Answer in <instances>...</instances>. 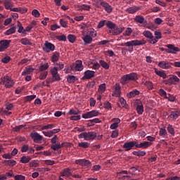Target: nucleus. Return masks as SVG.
<instances>
[{
	"instance_id": "nucleus-1",
	"label": "nucleus",
	"mask_w": 180,
	"mask_h": 180,
	"mask_svg": "<svg viewBox=\"0 0 180 180\" xmlns=\"http://www.w3.org/2000/svg\"><path fill=\"white\" fill-rule=\"evenodd\" d=\"M146 43H147V41L144 39H141V40L136 39V40L129 41L125 43H122L120 46L122 47H129L128 49V51L129 53H133V46H144Z\"/></svg>"
},
{
	"instance_id": "nucleus-2",
	"label": "nucleus",
	"mask_w": 180,
	"mask_h": 180,
	"mask_svg": "<svg viewBox=\"0 0 180 180\" xmlns=\"http://www.w3.org/2000/svg\"><path fill=\"white\" fill-rule=\"evenodd\" d=\"M106 26L108 29H110V33H112V36H119L124 30V27L116 25V24L110 20L107 21Z\"/></svg>"
},
{
	"instance_id": "nucleus-3",
	"label": "nucleus",
	"mask_w": 180,
	"mask_h": 180,
	"mask_svg": "<svg viewBox=\"0 0 180 180\" xmlns=\"http://www.w3.org/2000/svg\"><path fill=\"white\" fill-rule=\"evenodd\" d=\"M137 79H139V75L136 72H131L123 75L120 79V83L122 85H126V84H129L130 81H137Z\"/></svg>"
},
{
	"instance_id": "nucleus-4",
	"label": "nucleus",
	"mask_w": 180,
	"mask_h": 180,
	"mask_svg": "<svg viewBox=\"0 0 180 180\" xmlns=\"http://www.w3.org/2000/svg\"><path fill=\"white\" fill-rule=\"evenodd\" d=\"M97 137V134L95 131L82 132L79 134V139H84L86 141L95 140Z\"/></svg>"
},
{
	"instance_id": "nucleus-5",
	"label": "nucleus",
	"mask_w": 180,
	"mask_h": 180,
	"mask_svg": "<svg viewBox=\"0 0 180 180\" xmlns=\"http://www.w3.org/2000/svg\"><path fill=\"white\" fill-rule=\"evenodd\" d=\"M0 84L1 85H4L6 88H12L15 85V82L9 76L5 75L1 77Z\"/></svg>"
},
{
	"instance_id": "nucleus-6",
	"label": "nucleus",
	"mask_w": 180,
	"mask_h": 180,
	"mask_svg": "<svg viewBox=\"0 0 180 180\" xmlns=\"http://www.w3.org/2000/svg\"><path fill=\"white\" fill-rule=\"evenodd\" d=\"M75 164H77V165H80V167H85L88 169L92 167L91 161L86 159H77L75 160Z\"/></svg>"
},
{
	"instance_id": "nucleus-7",
	"label": "nucleus",
	"mask_w": 180,
	"mask_h": 180,
	"mask_svg": "<svg viewBox=\"0 0 180 180\" xmlns=\"http://www.w3.org/2000/svg\"><path fill=\"white\" fill-rule=\"evenodd\" d=\"M166 85H177L180 79L176 75H171L168 79L165 81Z\"/></svg>"
},
{
	"instance_id": "nucleus-8",
	"label": "nucleus",
	"mask_w": 180,
	"mask_h": 180,
	"mask_svg": "<svg viewBox=\"0 0 180 180\" xmlns=\"http://www.w3.org/2000/svg\"><path fill=\"white\" fill-rule=\"evenodd\" d=\"M134 147L136 148V141H127L124 143L122 146V148L124 149V151H130V150H133Z\"/></svg>"
},
{
	"instance_id": "nucleus-9",
	"label": "nucleus",
	"mask_w": 180,
	"mask_h": 180,
	"mask_svg": "<svg viewBox=\"0 0 180 180\" xmlns=\"http://www.w3.org/2000/svg\"><path fill=\"white\" fill-rule=\"evenodd\" d=\"M96 116H99V111L96 110H93L90 112H87L86 113L82 114V115L83 119H91L92 117H96Z\"/></svg>"
},
{
	"instance_id": "nucleus-10",
	"label": "nucleus",
	"mask_w": 180,
	"mask_h": 180,
	"mask_svg": "<svg viewBox=\"0 0 180 180\" xmlns=\"http://www.w3.org/2000/svg\"><path fill=\"white\" fill-rule=\"evenodd\" d=\"M43 50L45 53H50V51H54L56 50V46L48 41H46L44 46Z\"/></svg>"
},
{
	"instance_id": "nucleus-11",
	"label": "nucleus",
	"mask_w": 180,
	"mask_h": 180,
	"mask_svg": "<svg viewBox=\"0 0 180 180\" xmlns=\"http://www.w3.org/2000/svg\"><path fill=\"white\" fill-rule=\"evenodd\" d=\"M50 72L53 78V81H61V77H60V74H58V68H51Z\"/></svg>"
},
{
	"instance_id": "nucleus-12",
	"label": "nucleus",
	"mask_w": 180,
	"mask_h": 180,
	"mask_svg": "<svg viewBox=\"0 0 180 180\" xmlns=\"http://www.w3.org/2000/svg\"><path fill=\"white\" fill-rule=\"evenodd\" d=\"M30 137L34 143H41L43 140V136L35 131L31 132Z\"/></svg>"
},
{
	"instance_id": "nucleus-13",
	"label": "nucleus",
	"mask_w": 180,
	"mask_h": 180,
	"mask_svg": "<svg viewBox=\"0 0 180 180\" xmlns=\"http://www.w3.org/2000/svg\"><path fill=\"white\" fill-rule=\"evenodd\" d=\"M167 47V50H166V53L169 54H176L179 51V48L175 46L174 44H167L166 45Z\"/></svg>"
},
{
	"instance_id": "nucleus-14",
	"label": "nucleus",
	"mask_w": 180,
	"mask_h": 180,
	"mask_svg": "<svg viewBox=\"0 0 180 180\" xmlns=\"http://www.w3.org/2000/svg\"><path fill=\"white\" fill-rule=\"evenodd\" d=\"M11 40L4 39L0 41V52L5 51L6 49L9 47V44H11Z\"/></svg>"
},
{
	"instance_id": "nucleus-15",
	"label": "nucleus",
	"mask_w": 180,
	"mask_h": 180,
	"mask_svg": "<svg viewBox=\"0 0 180 180\" xmlns=\"http://www.w3.org/2000/svg\"><path fill=\"white\" fill-rule=\"evenodd\" d=\"M95 77V71L86 70L84 72V75L82 77V79H91Z\"/></svg>"
},
{
	"instance_id": "nucleus-16",
	"label": "nucleus",
	"mask_w": 180,
	"mask_h": 180,
	"mask_svg": "<svg viewBox=\"0 0 180 180\" xmlns=\"http://www.w3.org/2000/svg\"><path fill=\"white\" fill-rule=\"evenodd\" d=\"M158 65L160 68H162V70H169L171 68V63L165 60L159 62Z\"/></svg>"
},
{
	"instance_id": "nucleus-17",
	"label": "nucleus",
	"mask_w": 180,
	"mask_h": 180,
	"mask_svg": "<svg viewBox=\"0 0 180 180\" xmlns=\"http://www.w3.org/2000/svg\"><path fill=\"white\" fill-rule=\"evenodd\" d=\"M121 89L122 88L120 87V84L117 83L115 84V87L114 92L112 94V96H116L117 98L120 97V94H122Z\"/></svg>"
},
{
	"instance_id": "nucleus-18",
	"label": "nucleus",
	"mask_w": 180,
	"mask_h": 180,
	"mask_svg": "<svg viewBox=\"0 0 180 180\" xmlns=\"http://www.w3.org/2000/svg\"><path fill=\"white\" fill-rule=\"evenodd\" d=\"M138 95H140V91L134 89L127 94V98H128V99H131V98H135V96H138Z\"/></svg>"
},
{
	"instance_id": "nucleus-19",
	"label": "nucleus",
	"mask_w": 180,
	"mask_h": 180,
	"mask_svg": "<svg viewBox=\"0 0 180 180\" xmlns=\"http://www.w3.org/2000/svg\"><path fill=\"white\" fill-rule=\"evenodd\" d=\"M101 6L104 8V10L107 13H112V11H113V8H112V6H110L108 2H103L101 3Z\"/></svg>"
},
{
	"instance_id": "nucleus-20",
	"label": "nucleus",
	"mask_w": 180,
	"mask_h": 180,
	"mask_svg": "<svg viewBox=\"0 0 180 180\" xmlns=\"http://www.w3.org/2000/svg\"><path fill=\"white\" fill-rule=\"evenodd\" d=\"M139 11H140V7L134 6L129 7L128 8H127L125 10V12L133 15L134 13H136V12H139Z\"/></svg>"
},
{
	"instance_id": "nucleus-21",
	"label": "nucleus",
	"mask_w": 180,
	"mask_h": 180,
	"mask_svg": "<svg viewBox=\"0 0 180 180\" xmlns=\"http://www.w3.org/2000/svg\"><path fill=\"white\" fill-rule=\"evenodd\" d=\"M151 146L150 142L144 141L141 143H139V142L136 141V148H148Z\"/></svg>"
},
{
	"instance_id": "nucleus-22",
	"label": "nucleus",
	"mask_w": 180,
	"mask_h": 180,
	"mask_svg": "<svg viewBox=\"0 0 180 180\" xmlns=\"http://www.w3.org/2000/svg\"><path fill=\"white\" fill-rule=\"evenodd\" d=\"M75 70L76 71H82L84 70V65H82V60H78L75 65Z\"/></svg>"
},
{
	"instance_id": "nucleus-23",
	"label": "nucleus",
	"mask_w": 180,
	"mask_h": 180,
	"mask_svg": "<svg viewBox=\"0 0 180 180\" xmlns=\"http://www.w3.org/2000/svg\"><path fill=\"white\" fill-rule=\"evenodd\" d=\"M82 40H83V41H84L85 45L91 44V43H92L93 39H92V37L91 36L88 35V34H86V35L83 36L82 37Z\"/></svg>"
},
{
	"instance_id": "nucleus-24",
	"label": "nucleus",
	"mask_w": 180,
	"mask_h": 180,
	"mask_svg": "<svg viewBox=\"0 0 180 180\" xmlns=\"http://www.w3.org/2000/svg\"><path fill=\"white\" fill-rule=\"evenodd\" d=\"M4 4L5 8L8 11H11V8H13V2H12V0H4Z\"/></svg>"
},
{
	"instance_id": "nucleus-25",
	"label": "nucleus",
	"mask_w": 180,
	"mask_h": 180,
	"mask_svg": "<svg viewBox=\"0 0 180 180\" xmlns=\"http://www.w3.org/2000/svg\"><path fill=\"white\" fill-rule=\"evenodd\" d=\"M33 71H34V69L32 66H29L28 68H25L24 71L22 72L21 75H30Z\"/></svg>"
},
{
	"instance_id": "nucleus-26",
	"label": "nucleus",
	"mask_w": 180,
	"mask_h": 180,
	"mask_svg": "<svg viewBox=\"0 0 180 180\" xmlns=\"http://www.w3.org/2000/svg\"><path fill=\"white\" fill-rule=\"evenodd\" d=\"M62 176H66V178H69V176H72V172L70 169V168H65L62 172Z\"/></svg>"
},
{
	"instance_id": "nucleus-27",
	"label": "nucleus",
	"mask_w": 180,
	"mask_h": 180,
	"mask_svg": "<svg viewBox=\"0 0 180 180\" xmlns=\"http://www.w3.org/2000/svg\"><path fill=\"white\" fill-rule=\"evenodd\" d=\"M96 123H101V120H99V118H94L93 120H89V122L87 123V126L89 127H91V126H95Z\"/></svg>"
},
{
	"instance_id": "nucleus-28",
	"label": "nucleus",
	"mask_w": 180,
	"mask_h": 180,
	"mask_svg": "<svg viewBox=\"0 0 180 180\" xmlns=\"http://www.w3.org/2000/svg\"><path fill=\"white\" fill-rule=\"evenodd\" d=\"M60 60V52L56 51L53 53L51 57L52 63H57Z\"/></svg>"
},
{
	"instance_id": "nucleus-29",
	"label": "nucleus",
	"mask_w": 180,
	"mask_h": 180,
	"mask_svg": "<svg viewBox=\"0 0 180 180\" xmlns=\"http://www.w3.org/2000/svg\"><path fill=\"white\" fill-rule=\"evenodd\" d=\"M32 160V158H30V156H22L20 158V162H22V164H27L29 162H30V161Z\"/></svg>"
},
{
	"instance_id": "nucleus-30",
	"label": "nucleus",
	"mask_w": 180,
	"mask_h": 180,
	"mask_svg": "<svg viewBox=\"0 0 180 180\" xmlns=\"http://www.w3.org/2000/svg\"><path fill=\"white\" fill-rule=\"evenodd\" d=\"M179 117V111H172L169 115L170 119H174V120H176Z\"/></svg>"
},
{
	"instance_id": "nucleus-31",
	"label": "nucleus",
	"mask_w": 180,
	"mask_h": 180,
	"mask_svg": "<svg viewBox=\"0 0 180 180\" xmlns=\"http://www.w3.org/2000/svg\"><path fill=\"white\" fill-rule=\"evenodd\" d=\"M136 112L138 115H141L144 112V106L143 105V103L139 104L136 106Z\"/></svg>"
},
{
	"instance_id": "nucleus-32",
	"label": "nucleus",
	"mask_w": 180,
	"mask_h": 180,
	"mask_svg": "<svg viewBox=\"0 0 180 180\" xmlns=\"http://www.w3.org/2000/svg\"><path fill=\"white\" fill-rule=\"evenodd\" d=\"M133 155H136V157H144L146 153L144 150H139L132 152Z\"/></svg>"
},
{
	"instance_id": "nucleus-33",
	"label": "nucleus",
	"mask_w": 180,
	"mask_h": 180,
	"mask_svg": "<svg viewBox=\"0 0 180 180\" xmlns=\"http://www.w3.org/2000/svg\"><path fill=\"white\" fill-rule=\"evenodd\" d=\"M20 43L23 44V46H32V42L27 38L21 39Z\"/></svg>"
},
{
	"instance_id": "nucleus-34",
	"label": "nucleus",
	"mask_w": 180,
	"mask_h": 180,
	"mask_svg": "<svg viewBox=\"0 0 180 180\" xmlns=\"http://www.w3.org/2000/svg\"><path fill=\"white\" fill-rule=\"evenodd\" d=\"M67 81L69 84H74V82H77V77L74 75H69Z\"/></svg>"
},
{
	"instance_id": "nucleus-35",
	"label": "nucleus",
	"mask_w": 180,
	"mask_h": 180,
	"mask_svg": "<svg viewBox=\"0 0 180 180\" xmlns=\"http://www.w3.org/2000/svg\"><path fill=\"white\" fill-rule=\"evenodd\" d=\"M134 20L136 22V23H141L143 24L144 23V17L141 16V15H136L134 18Z\"/></svg>"
},
{
	"instance_id": "nucleus-36",
	"label": "nucleus",
	"mask_w": 180,
	"mask_h": 180,
	"mask_svg": "<svg viewBox=\"0 0 180 180\" xmlns=\"http://www.w3.org/2000/svg\"><path fill=\"white\" fill-rule=\"evenodd\" d=\"M90 146L91 143L88 142H80L78 143V147H80L81 148H89Z\"/></svg>"
},
{
	"instance_id": "nucleus-37",
	"label": "nucleus",
	"mask_w": 180,
	"mask_h": 180,
	"mask_svg": "<svg viewBox=\"0 0 180 180\" xmlns=\"http://www.w3.org/2000/svg\"><path fill=\"white\" fill-rule=\"evenodd\" d=\"M99 63L100 65H101V67L104 68V70H109L110 65H108V63L105 62V60H100Z\"/></svg>"
},
{
	"instance_id": "nucleus-38",
	"label": "nucleus",
	"mask_w": 180,
	"mask_h": 180,
	"mask_svg": "<svg viewBox=\"0 0 180 180\" xmlns=\"http://www.w3.org/2000/svg\"><path fill=\"white\" fill-rule=\"evenodd\" d=\"M155 72L156 75L161 77L162 78H163V79H165V78H167V75L165 74V72H164L161 70H155Z\"/></svg>"
},
{
	"instance_id": "nucleus-39",
	"label": "nucleus",
	"mask_w": 180,
	"mask_h": 180,
	"mask_svg": "<svg viewBox=\"0 0 180 180\" xmlns=\"http://www.w3.org/2000/svg\"><path fill=\"white\" fill-rule=\"evenodd\" d=\"M15 32H16V27H12L5 32V34L6 36H9V34H13V33H15Z\"/></svg>"
},
{
	"instance_id": "nucleus-40",
	"label": "nucleus",
	"mask_w": 180,
	"mask_h": 180,
	"mask_svg": "<svg viewBox=\"0 0 180 180\" xmlns=\"http://www.w3.org/2000/svg\"><path fill=\"white\" fill-rule=\"evenodd\" d=\"M51 148L54 151H57V150H60V148H63V145L60 143H54L51 146Z\"/></svg>"
},
{
	"instance_id": "nucleus-41",
	"label": "nucleus",
	"mask_w": 180,
	"mask_h": 180,
	"mask_svg": "<svg viewBox=\"0 0 180 180\" xmlns=\"http://www.w3.org/2000/svg\"><path fill=\"white\" fill-rule=\"evenodd\" d=\"M4 163L6 165H9V167H15L16 165V161L13 160H5Z\"/></svg>"
},
{
	"instance_id": "nucleus-42",
	"label": "nucleus",
	"mask_w": 180,
	"mask_h": 180,
	"mask_svg": "<svg viewBox=\"0 0 180 180\" xmlns=\"http://www.w3.org/2000/svg\"><path fill=\"white\" fill-rule=\"evenodd\" d=\"M106 91V84L103 83L102 84H100L98 86V92L100 94H103Z\"/></svg>"
},
{
	"instance_id": "nucleus-43",
	"label": "nucleus",
	"mask_w": 180,
	"mask_h": 180,
	"mask_svg": "<svg viewBox=\"0 0 180 180\" xmlns=\"http://www.w3.org/2000/svg\"><path fill=\"white\" fill-rule=\"evenodd\" d=\"M90 37H96V31H95L93 28L90 29L86 34Z\"/></svg>"
},
{
	"instance_id": "nucleus-44",
	"label": "nucleus",
	"mask_w": 180,
	"mask_h": 180,
	"mask_svg": "<svg viewBox=\"0 0 180 180\" xmlns=\"http://www.w3.org/2000/svg\"><path fill=\"white\" fill-rule=\"evenodd\" d=\"M167 131L172 136H175V129H174V127H172V125H171V124L168 125V127H167Z\"/></svg>"
},
{
	"instance_id": "nucleus-45",
	"label": "nucleus",
	"mask_w": 180,
	"mask_h": 180,
	"mask_svg": "<svg viewBox=\"0 0 180 180\" xmlns=\"http://www.w3.org/2000/svg\"><path fill=\"white\" fill-rule=\"evenodd\" d=\"M143 35L147 39H153V37H154V36H153V33L150 31H144L143 32Z\"/></svg>"
},
{
	"instance_id": "nucleus-46",
	"label": "nucleus",
	"mask_w": 180,
	"mask_h": 180,
	"mask_svg": "<svg viewBox=\"0 0 180 180\" xmlns=\"http://www.w3.org/2000/svg\"><path fill=\"white\" fill-rule=\"evenodd\" d=\"M68 40L70 43H75V41L77 40V37H75V35H74V34H69L68 36Z\"/></svg>"
},
{
	"instance_id": "nucleus-47",
	"label": "nucleus",
	"mask_w": 180,
	"mask_h": 180,
	"mask_svg": "<svg viewBox=\"0 0 180 180\" xmlns=\"http://www.w3.org/2000/svg\"><path fill=\"white\" fill-rule=\"evenodd\" d=\"M79 9L82 11H90L91 6L86 4H82L79 6Z\"/></svg>"
},
{
	"instance_id": "nucleus-48",
	"label": "nucleus",
	"mask_w": 180,
	"mask_h": 180,
	"mask_svg": "<svg viewBox=\"0 0 180 180\" xmlns=\"http://www.w3.org/2000/svg\"><path fill=\"white\" fill-rule=\"evenodd\" d=\"M36 95H30V96H27L25 97V102H32L33 99H35Z\"/></svg>"
},
{
	"instance_id": "nucleus-49",
	"label": "nucleus",
	"mask_w": 180,
	"mask_h": 180,
	"mask_svg": "<svg viewBox=\"0 0 180 180\" xmlns=\"http://www.w3.org/2000/svg\"><path fill=\"white\" fill-rule=\"evenodd\" d=\"M18 27H19L18 32V33H25V29L23 28V26L22 25V23H20V22L18 21Z\"/></svg>"
},
{
	"instance_id": "nucleus-50",
	"label": "nucleus",
	"mask_w": 180,
	"mask_h": 180,
	"mask_svg": "<svg viewBox=\"0 0 180 180\" xmlns=\"http://www.w3.org/2000/svg\"><path fill=\"white\" fill-rule=\"evenodd\" d=\"M54 127V124H49L47 125L43 126L41 128V130H49V129H51Z\"/></svg>"
},
{
	"instance_id": "nucleus-51",
	"label": "nucleus",
	"mask_w": 180,
	"mask_h": 180,
	"mask_svg": "<svg viewBox=\"0 0 180 180\" xmlns=\"http://www.w3.org/2000/svg\"><path fill=\"white\" fill-rule=\"evenodd\" d=\"M108 22V21H106V20H101L98 22V25H97V28L98 29H102V27H103V26H106V23Z\"/></svg>"
},
{
	"instance_id": "nucleus-52",
	"label": "nucleus",
	"mask_w": 180,
	"mask_h": 180,
	"mask_svg": "<svg viewBox=\"0 0 180 180\" xmlns=\"http://www.w3.org/2000/svg\"><path fill=\"white\" fill-rule=\"evenodd\" d=\"M32 16H34V18H40V12H39V10L34 9L32 11Z\"/></svg>"
},
{
	"instance_id": "nucleus-53",
	"label": "nucleus",
	"mask_w": 180,
	"mask_h": 180,
	"mask_svg": "<svg viewBox=\"0 0 180 180\" xmlns=\"http://www.w3.org/2000/svg\"><path fill=\"white\" fill-rule=\"evenodd\" d=\"M47 75H49V72H41L39 75V79L41 80L46 79V78H47Z\"/></svg>"
},
{
	"instance_id": "nucleus-54",
	"label": "nucleus",
	"mask_w": 180,
	"mask_h": 180,
	"mask_svg": "<svg viewBox=\"0 0 180 180\" xmlns=\"http://www.w3.org/2000/svg\"><path fill=\"white\" fill-rule=\"evenodd\" d=\"M49 63L41 65L39 67V71H46L49 68Z\"/></svg>"
},
{
	"instance_id": "nucleus-55",
	"label": "nucleus",
	"mask_w": 180,
	"mask_h": 180,
	"mask_svg": "<svg viewBox=\"0 0 180 180\" xmlns=\"http://www.w3.org/2000/svg\"><path fill=\"white\" fill-rule=\"evenodd\" d=\"M160 136H162V137H166L167 136V129L164 128H161L159 131Z\"/></svg>"
},
{
	"instance_id": "nucleus-56",
	"label": "nucleus",
	"mask_w": 180,
	"mask_h": 180,
	"mask_svg": "<svg viewBox=\"0 0 180 180\" xmlns=\"http://www.w3.org/2000/svg\"><path fill=\"white\" fill-rule=\"evenodd\" d=\"M80 113L79 110H75L74 109H70L68 112V115H73V116L75 115H77Z\"/></svg>"
},
{
	"instance_id": "nucleus-57",
	"label": "nucleus",
	"mask_w": 180,
	"mask_h": 180,
	"mask_svg": "<svg viewBox=\"0 0 180 180\" xmlns=\"http://www.w3.org/2000/svg\"><path fill=\"white\" fill-rule=\"evenodd\" d=\"M14 179L15 180H25L26 176L22 175V174H18L16 176H14Z\"/></svg>"
},
{
	"instance_id": "nucleus-58",
	"label": "nucleus",
	"mask_w": 180,
	"mask_h": 180,
	"mask_svg": "<svg viewBox=\"0 0 180 180\" xmlns=\"http://www.w3.org/2000/svg\"><path fill=\"white\" fill-rule=\"evenodd\" d=\"M145 85H146V86H147V88H148V89H149V91H151V89H153L154 88L153 86V82H146Z\"/></svg>"
},
{
	"instance_id": "nucleus-59",
	"label": "nucleus",
	"mask_w": 180,
	"mask_h": 180,
	"mask_svg": "<svg viewBox=\"0 0 180 180\" xmlns=\"http://www.w3.org/2000/svg\"><path fill=\"white\" fill-rule=\"evenodd\" d=\"M133 33V30L131 27H128L126 29L125 32L124 34V36H130Z\"/></svg>"
},
{
	"instance_id": "nucleus-60",
	"label": "nucleus",
	"mask_w": 180,
	"mask_h": 180,
	"mask_svg": "<svg viewBox=\"0 0 180 180\" xmlns=\"http://www.w3.org/2000/svg\"><path fill=\"white\" fill-rule=\"evenodd\" d=\"M90 68H92V70H99V68H101V65L98 63H95L92 66H90Z\"/></svg>"
},
{
	"instance_id": "nucleus-61",
	"label": "nucleus",
	"mask_w": 180,
	"mask_h": 180,
	"mask_svg": "<svg viewBox=\"0 0 180 180\" xmlns=\"http://www.w3.org/2000/svg\"><path fill=\"white\" fill-rule=\"evenodd\" d=\"M96 84V82H95V81H91L86 84V88L91 89V88H94V86H95Z\"/></svg>"
},
{
	"instance_id": "nucleus-62",
	"label": "nucleus",
	"mask_w": 180,
	"mask_h": 180,
	"mask_svg": "<svg viewBox=\"0 0 180 180\" xmlns=\"http://www.w3.org/2000/svg\"><path fill=\"white\" fill-rule=\"evenodd\" d=\"M70 120H75V121L81 120V115H79V114L77 115L71 116V117H70Z\"/></svg>"
},
{
	"instance_id": "nucleus-63",
	"label": "nucleus",
	"mask_w": 180,
	"mask_h": 180,
	"mask_svg": "<svg viewBox=\"0 0 180 180\" xmlns=\"http://www.w3.org/2000/svg\"><path fill=\"white\" fill-rule=\"evenodd\" d=\"M104 108L105 109H111L112 108V104L109 101H105L104 103Z\"/></svg>"
},
{
	"instance_id": "nucleus-64",
	"label": "nucleus",
	"mask_w": 180,
	"mask_h": 180,
	"mask_svg": "<svg viewBox=\"0 0 180 180\" xmlns=\"http://www.w3.org/2000/svg\"><path fill=\"white\" fill-rule=\"evenodd\" d=\"M159 94L160 96H165V98H167V91H165L163 89H160L159 90Z\"/></svg>"
}]
</instances>
